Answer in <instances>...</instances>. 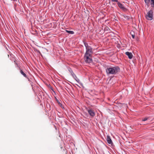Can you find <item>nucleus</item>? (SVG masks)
<instances>
[{"label":"nucleus","mask_w":154,"mask_h":154,"mask_svg":"<svg viewBox=\"0 0 154 154\" xmlns=\"http://www.w3.org/2000/svg\"><path fill=\"white\" fill-rule=\"evenodd\" d=\"M148 119V118L145 117L142 120L143 121H145L147 120Z\"/></svg>","instance_id":"obj_11"},{"label":"nucleus","mask_w":154,"mask_h":154,"mask_svg":"<svg viewBox=\"0 0 154 154\" xmlns=\"http://www.w3.org/2000/svg\"><path fill=\"white\" fill-rule=\"evenodd\" d=\"M131 36L133 38H134L135 37V35L134 34H131Z\"/></svg>","instance_id":"obj_12"},{"label":"nucleus","mask_w":154,"mask_h":154,"mask_svg":"<svg viewBox=\"0 0 154 154\" xmlns=\"http://www.w3.org/2000/svg\"><path fill=\"white\" fill-rule=\"evenodd\" d=\"M74 75H75V76H76L74 74Z\"/></svg>","instance_id":"obj_16"},{"label":"nucleus","mask_w":154,"mask_h":154,"mask_svg":"<svg viewBox=\"0 0 154 154\" xmlns=\"http://www.w3.org/2000/svg\"><path fill=\"white\" fill-rule=\"evenodd\" d=\"M112 1L113 2H117L118 3V2H119L117 0H112Z\"/></svg>","instance_id":"obj_13"},{"label":"nucleus","mask_w":154,"mask_h":154,"mask_svg":"<svg viewBox=\"0 0 154 154\" xmlns=\"http://www.w3.org/2000/svg\"><path fill=\"white\" fill-rule=\"evenodd\" d=\"M75 80H76V81H77V80L76 79H75Z\"/></svg>","instance_id":"obj_14"},{"label":"nucleus","mask_w":154,"mask_h":154,"mask_svg":"<svg viewBox=\"0 0 154 154\" xmlns=\"http://www.w3.org/2000/svg\"><path fill=\"white\" fill-rule=\"evenodd\" d=\"M127 17H128L126 16Z\"/></svg>","instance_id":"obj_15"},{"label":"nucleus","mask_w":154,"mask_h":154,"mask_svg":"<svg viewBox=\"0 0 154 154\" xmlns=\"http://www.w3.org/2000/svg\"><path fill=\"white\" fill-rule=\"evenodd\" d=\"M66 31L67 33L70 34H74V32L73 31L66 30Z\"/></svg>","instance_id":"obj_10"},{"label":"nucleus","mask_w":154,"mask_h":154,"mask_svg":"<svg viewBox=\"0 0 154 154\" xmlns=\"http://www.w3.org/2000/svg\"><path fill=\"white\" fill-rule=\"evenodd\" d=\"M120 69L118 66L107 67L106 72L107 74H115Z\"/></svg>","instance_id":"obj_2"},{"label":"nucleus","mask_w":154,"mask_h":154,"mask_svg":"<svg viewBox=\"0 0 154 154\" xmlns=\"http://www.w3.org/2000/svg\"><path fill=\"white\" fill-rule=\"evenodd\" d=\"M86 48V52L84 56V60L86 63H90L92 62L91 55L93 53V49L87 44H85Z\"/></svg>","instance_id":"obj_1"},{"label":"nucleus","mask_w":154,"mask_h":154,"mask_svg":"<svg viewBox=\"0 0 154 154\" xmlns=\"http://www.w3.org/2000/svg\"><path fill=\"white\" fill-rule=\"evenodd\" d=\"M118 5L119 7L121 9L123 10H125L126 9L123 5L119 2H118Z\"/></svg>","instance_id":"obj_7"},{"label":"nucleus","mask_w":154,"mask_h":154,"mask_svg":"<svg viewBox=\"0 0 154 154\" xmlns=\"http://www.w3.org/2000/svg\"><path fill=\"white\" fill-rule=\"evenodd\" d=\"M107 140L108 143L109 144H112V141L110 138L109 136H107Z\"/></svg>","instance_id":"obj_8"},{"label":"nucleus","mask_w":154,"mask_h":154,"mask_svg":"<svg viewBox=\"0 0 154 154\" xmlns=\"http://www.w3.org/2000/svg\"><path fill=\"white\" fill-rule=\"evenodd\" d=\"M144 2L148 7L149 6V3L151 7H154V0H144Z\"/></svg>","instance_id":"obj_4"},{"label":"nucleus","mask_w":154,"mask_h":154,"mask_svg":"<svg viewBox=\"0 0 154 154\" xmlns=\"http://www.w3.org/2000/svg\"><path fill=\"white\" fill-rule=\"evenodd\" d=\"M125 54L128 56L129 59H131L133 58V55L131 52H126Z\"/></svg>","instance_id":"obj_6"},{"label":"nucleus","mask_w":154,"mask_h":154,"mask_svg":"<svg viewBox=\"0 0 154 154\" xmlns=\"http://www.w3.org/2000/svg\"><path fill=\"white\" fill-rule=\"evenodd\" d=\"M153 11L151 10L149 11L145 15L146 19L149 20H151L153 19Z\"/></svg>","instance_id":"obj_3"},{"label":"nucleus","mask_w":154,"mask_h":154,"mask_svg":"<svg viewBox=\"0 0 154 154\" xmlns=\"http://www.w3.org/2000/svg\"><path fill=\"white\" fill-rule=\"evenodd\" d=\"M20 72L23 75L24 77H25L26 78L27 77L26 75L23 72L22 70H20Z\"/></svg>","instance_id":"obj_9"},{"label":"nucleus","mask_w":154,"mask_h":154,"mask_svg":"<svg viewBox=\"0 0 154 154\" xmlns=\"http://www.w3.org/2000/svg\"><path fill=\"white\" fill-rule=\"evenodd\" d=\"M87 110L91 116L92 117H94L95 116V113L94 111L91 109H87Z\"/></svg>","instance_id":"obj_5"}]
</instances>
